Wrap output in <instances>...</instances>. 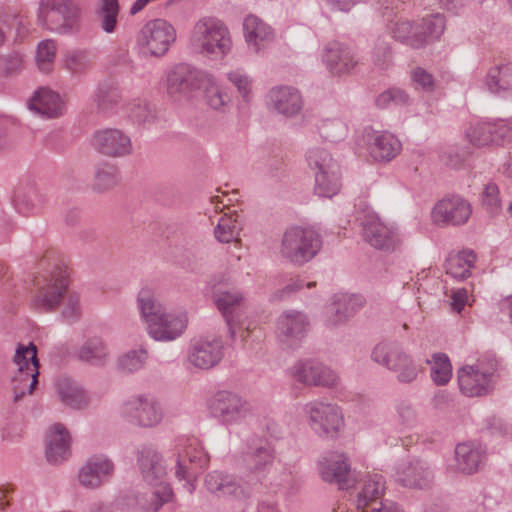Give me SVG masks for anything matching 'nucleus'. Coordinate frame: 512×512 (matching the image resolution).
Segmentation results:
<instances>
[{
    "mask_svg": "<svg viewBox=\"0 0 512 512\" xmlns=\"http://www.w3.org/2000/svg\"><path fill=\"white\" fill-rule=\"evenodd\" d=\"M119 415L131 425L153 428L161 423L164 413L155 397L148 394H135L120 404Z\"/></svg>",
    "mask_w": 512,
    "mask_h": 512,
    "instance_id": "nucleus-9",
    "label": "nucleus"
},
{
    "mask_svg": "<svg viewBox=\"0 0 512 512\" xmlns=\"http://www.w3.org/2000/svg\"><path fill=\"white\" fill-rule=\"evenodd\" d=\"M126 110L131 120L138 123H146L153 118L152 110L144 100H133L127 105Z\"/></svg>",
    "mask_w": 512,
    "mask_h": 512,
    "instance_id": "nucleus-57",
    "label": "nucleus"
},
{
    "mask_svg": "<svg viewBox=\"0 0 512 512\" xmlns=\"http://www.w3.org/2000/svg\"><path fill=\"white\" fill-rule=\"evenodd\" d=\"M204 484L212 494L219 497H231L239 502L241 510L244 509L248 494L233 476L213 471L205 476Z\"/></svg>",
    "mask_w": 512,
    "mask_h": 512,
    "instance_id": "nucleus-25",
    "label": "nucleus"
},
{
    "mask_svg": "<svg viewBox=\"0 0 512 512\" xmlns=\"http://www.w3.org/2000/svg\"><path fill=\"white\" fill-rule=\"evenodd\" d=\"M207 406L211 415L226 426L240 424L252 414L249 401L230 390L214 393L209 398Z\"/></svg>",
    "mask_w": 512,
    "mask_h": 512,
    "instance_id": "nucleus-10",
    "label": "nucleus"
},
{
    "mask_svg": "<svg viewBox=\"0 0 512 512\" xmlns=\"http://www.w3.org/2000/svg\"><path fill=\"white\" fill-rule=\"evenodd\" d=\"M371 358L393 372L400 383H412L422 372V367L415 363L411 355L392 343L377 344Z\"/></svg>",
    "mask_w": 512,
    "mask_h": 512,
    "instance_id": "nucleus-8",
    "label": "nucleus"
},
{
    "mask_svg": "<svg viewBox=\"0 0 512 512\" xmlns=\"http://www.w3.org/2000/svg\"><path fill=\"white\" fill-rule=\"evenodd\" d=\"M243 35L248 49L256 54L264 51L276 38L274 28L253 14L244 18Z\"/></svg>",
    "mask_w": 512,
    "mask_h": 512,
    "instance_id": "nucleus-18",
    "label": "nucleus"
},
{
    "mask_svg": "<svg viewBox=\"0 0 512 512\" xmlns=\"http://www.w3.org/2000/svg\"><path fill=\"white\" fill-rule=\"evenodd\" d=\"M81 11L71 0H40L37 20L45 29L70 34L78 29Z\"/></svg>",
    "mask_w": 512,
    "mask_h": 512,
    "instance_id": "nucleus-3",
    "label": "nucleus"
},
{
    "mask_svg": "<svg viewBox=\"0 0 512 512\" xmlns=\"http://www.w3.org/2000/svg\"><path fill=\"white\" fill-rule=\"evenodd\" d=\"M364 240L375 249L394 250L401 242L402 235L394 223L382 221L373 209L363 204L357 212Z\"/></svg>",
    "mask_w": 512,
    "mask_h": 512,
    "instance_id": "nucleus-5",
    "label": "nucleus"
},
{
    "mask_svg": "<svg viewBox=\"0 0 512 512\" xmlns=\"http://www.w3.org/2000/svg\"><path fill=\"white\" fill-rule=\"evenodd\" d=\"M322 59L327 69L334 75L349 73L357 64L351 50L338 42H330L325 46Z\"/></svg>",
    "mask_w": 512,
    "mask_h": 512,
    "instance_id": "nucleus-31",
    "label": "nucleus"
},
{
    "mask_svg": "<svg viewBox=\"0 0 512 512\" xmlns=\"http://www.w3.org/2000/svg\"><path fill=\"white\" fill-rule=\"evenodd\" d=\"M69 286V278L66 270L56 267L49 275L37 280L32 305L41 311L54 310L64 297Z\"/></svg>",
    "mask_w": 512,
    "mask_h": 512,
    "instance_id": "nucleus-13",
    "label": "nucleus"
},
{
    "mask_svg": "<svg viewBox=\"0 0 512 512\" xmlns=\"http://www.w3.org/2000/svg\"><path fill=\"white\" fill-rule=\"evenodd\" d=\"M288 373L294 382L306 386L333 387L338 382V376L332 369L312 360L297 361Z\"/></svg>",
    "mask_w": 512,
    "mask_h": 512,
    "instance_id": "nucleus-15",
    "label": "nucleus"
},
{
    "mask_svg": "<svg viewBox=\"0 0 512 512\" xmlns=\"http://www.w3.org/2000/svg\"><path fill=\"white\" fill-rule=\"evenodd\" d=\"M457 382L460 392L469 398L484 397L491 394L497 383V362L478 360L457 370Z\"/></svg>",
    "mask_w": 512,
    "mask_h": 512,
    "instance_id": "nucleus-6",
    "label": "nucleus"
},
{
    "mask_svg": "<svg viewBox=\"0 0 512 512\" xmlns=\"http://www.w3.org/2000/svg\"><path fill=\"white\" fill-rule=\"evenodd\" d=\"M426 362L430 365L431 379L436 385L443 386L451 380L452 364L445 353H434Z\"/></svg>",
    "mask_w": 512,
    "mask_h": 512,
    "instance_id": "nucleus-47",
    "label": "nucleus"
},
{
    "mask_svg": "<svg viewBox=\"0 0 512 512\" xmlns=\"http://www.w3.org/2000/svg\"><path fill=\"white\" fill-rule=\"evenodd\" d=\"M412 79L414 84L424 91L431 92L434 90V78L432 74L427 72L421 67H418L412 72Z\"/></svg>",
    "mask_w": 512,
    "mask_h": 512,
    "instance_id": "nucleus-62",
    "label": "nucleus"
},
{
    "mask_svg": "<svg viewBox=\"0 0 512 512\" xmlns=\"http://www.w3.org/2000/svg\"><path fill=\"white\" fill-rule=\"evenodd\" d=\"M482 203L490 214H496L501 209L499 188L494 183H488L483 191Z\"/></svg>",
    "mask_w": 512,
    "mask_h": 512,
    "instance_id": "nucleus-60",
    "label": "nucleus"
},
{
    "mask_svg": "<svg viewBox=\"0 0 512 512\" xmlns=\"http://www.w3.org/2000/svg\"><path fill=\"white\" fill-rule=\"evenodd\" d=\"M214 236L220 243L239 244L236 219L227 214L221 216L214 228Z\"/></svg>",
    "mask_w": 512,
    "mask_h": 512,
    "instance_id": "nucleus-51",
    "label": "nucleus"
},
{
    "mask_svg": "<svg viewBox=\"0 0 512 512\" xmlns=\"http://www.w3.org/2000/svg\"><path fill=\"white\" fill-rule=\"evenodd\" d=\"M45 454L48 462L59 464L71 455V435L60 423L53 424L46 433Z\"/></svg>",
    "mask_w": 512,
    "mask_h": 512,
    "instance_id": "nucleus-26",
    "label": "nucleus"
},
{
    "mask_svg": "<svg viewBox=\"0 0 512 512\" xmlns=\"http://www.w3.org/2000/svg\"><path fill=\"white\" fill-rule=\"evenodd\" d=\"M137 307L146 324L147 333L156 341H174L188 326V315L185 311H167L149 288L139 291Z\"/></svg>",
    "mask_w": 512,
    "mask_h": 512,
    "instance_id": "nucleus-1",
    "label": "nucleus"
},
{
    "mask_svg": "<svg viewBox=\"0 0 512 512\" xmlns=\"http://www.w3.org/2000/svg\"><path fill=\"white\" fill-rule=\"evenodd\" d=\"M408 102V95L401 89L392 88L379 94L375 100L377 107L387 108L391 104L403 105Z\"/></svg>",
    "mask_w": 512,
    "mask_h": 512,
    "instance_id": "nucleus-58",
    "label": "nucleus"
},
{
    "mask_svg": "<svg viewBox=\"0 0 512 512\" xmlns=\"http://www.w3.org/2000/svg\"><path fill=\"white\" fill-rule=\"evenodd\" d=\"M475 262L476 255L469 249L450 254L445 262L446 274L457 281L465 280L470 277Z\"/></svg>",
    "mask_w": 512,
    "mask_h": 512,
    "instance_id": "nucleus-36",
    "label": "nucleus"
},
{
    "mask_svg": "<svg viewBox=\"0 0 512 512\" xmlns=\"http://www.w3.org/2000/svg\"><path fill=\"white\" fill-rule=\"evenodd\" d=\"M82 313L80 297L77 293H69L64 301L62 317L68 322L77 321Z\"/></svg>",
    "mask_w": 512,
    "mask_h": 512,
    "instance_id": "nucleus-59",
    "label": "nucleus"
},
{
    "mask_svg": "<svg viewBox=\"0 0 512 512\" xmlns=\"http://www.w3.org/2000/svg\"><path fill=\"white\" fill-rule=\"evenodd\" d=\"M320 135L328 141L337 142L346 135V125L338 119L323 120L318 127Z\"/></svg>",
    "mask_w": 512,
    "mask_h": 512,
    "instance_id": "nucleus-54",
    "label": "nucleus"
},
{
    "mask_svg": "<svg viewBox=\"0 0 512 512\" xmlns=\"http://www.w3.org/2000/svg\"><path fill=\"white\" fill-rule=\"evenodd\" d=\"M106 344L99 338L88 339L78 350V357L92 364H102L108 357Z\"/></svg>",
    "mask_w": 512,
    "mask_h": 512,
    "instance_id": "nucleus-49",
    "label": "nucleus"
},
{
    "mask_svg": "<svg viewBox=\"0 0 512 512\" xmlns=\"http://www.w3.org/2000/svg\"><path fill=\"white\" fill-rule=\"evenodd\" d=\"M486 86L494 94H512V63L491 67L487 73Z\"/></svg>",
    "mask_w": 512,
    "mask_h": 512,
    "instance_id": "nucleus-39",
    "label": "nucleus"
},
{
    "mask_svg": "<svg viewBox=\"0 0 512 512\" xmlns=\"http://www.w3.org/2000/svg\"><path fill=\"white\" fill-rule=\"evenodd\" d=\"M29 108L40 116L50 119L63 114L64 103L60 96L48 88H39L29 102Z\"/></svg>",
    "mask_w": 512,
    "mask_h": 512,
    "instance_id": "nucleus-34",
    "label": "nucleus"
},
{
    "mask_svg": "<svg viewBox=\"0 0 512 512\" xmlns=\"http://www.w3.org/2000/svg\"><path fill=\"white\" fill-rule=\"evenodd\" d=\"M308 328V318L300 311H285L277 320V336L285 343L300 340L305 336Z\"/></svg>",
    "mask_w": 512,
    "mask_h": 512,
    "instance_id": "nucleus-29",
    "label": "nucleus"
},
{
    "mask_svg": "<svg viewBox=\"0 0 512 512\" xmlns=\"http://www.w3.org/2000/svg\"><path fill=\"white\" fill-rule=\"evenodd\" d=\"M177 467L175 475L180 480H187L184 487L192 493L195 486L192 482L194 470L205 468L209 456L201 442L195 437H180L177 440Z\"/></svg>",
    "mask_w": 512,
    "mask_h": 512,
    "instance_id": "nucleus-12",
    "label": "nucleus"
},
{
    "mask_svg": "<svg viewBox=\"0 0 512 512\" xmlns=\"http://www.w3.org/2000/svg\"><path fill=\"white\" fill-rule=\"evenodd\" d=\"M467 140L476 147L494 143L492 120H477L471 122L465 132Z\"/></svg>",
    "mask_w": 512,
    "mask_h": 512,
    "instance_id": "nucleus-46",
    "label": "nucleus"
},
{
    "mask_svg": "<svg viewBox=\"0 0 512 512\" xmlns=\"http://www.w3.org/2000/svg\"><path fill=\"white\" fill-rule=\"evenodd\" d=\"M148 357V351L143 347L130 349L117 357L116 369L126 375L137 373L144 369Z\"/></svg>",
    "mask_w": 512,
    "mask_h": 512,
    "instance_id": "nucleus-43",
    "label": "nucleus"
},
{
    "mask_svg": "<svg viewBox=\"0 0 512 512\" xmlns=\"http://www.w3.org/2000/svg\"><path fill=\"white\" fill-rule=\"evenodd\" d=\"M314 192L319 197L332 198L341 188L340 170L316 172Z\"/></svg>",
    "mask_w": 512,
    "mask_h": 512,
    "instance_id": "nucleus-44",
    "label": "nucleus"
},
{
    "mask_svg": "<svg viewBox=\"0 0 512 512\" xmlns=\"http://www.w3.org/2000/svg\"><path fill=\"white\" fill-rule=\"evenodd\" d=\"M471 212V206L465 199L453 196L435 205L432 219L438 225H462L468 221Z\"/></svg>",
    "mask_w": 512,
    "mask_h": 512,
    "instance_id": "nucleus-20",
    "label": "nucleus"
},
{
    "mask_svg": "<svg viewBox=\"0 0 512 512\" xmlns=\"http://www.w3.org/2000/svg\"><path fill=\"white\" fill-rule=\"evenodd\" d=\"M396 481L404 487L427 488L434 479L431 468L421 460H406L397 465Z\"/></svg>",
    "mask_w": 512,
    "mask_h": 512,
    "instance_id": "nucleus-22",
    "label": "nucleus"
},
{
    "mask_svg": "<svg viewBox=\"0 0 512 512\" xmlns=\"http://www.w3.org/2000/svg\"><path fill=\"white\" fill-rule=\"evenodd\" d=\"M364 303L365 299L360 294H350L347 292L334 294L327 310L326 326L335 328L338 325L344 324L363 307Z\"/></svg>",
    "mask_w": 512,
    "mask_h": 512,
    "instance_id": "nucleus-19",
    "label": "nucleus"
},
{
    "mask_svg": "<svg viewBox=\"0 0 512 512\" xmlns=\"http://www.w3.org/2000/svg\"><path fill=\"white\" fill-rule=\"evenodd\" d=\"M275 459L273 447L267 442H260L249 447L243 455V468L256 477L268 470Z\"/></svg>",
    "mask_w": 512,
    "mask_h": 512,
    "instance_id": "nucleus-33",
    "label": "nucleus"
},
{
    "mask_svg": "<svg viewBox=\"0 0 512 512\" xmlns=\"http://www.w3.org/2000/svg\"><path fill=\"white\" fill-rule=\"evenodd\" d=\"M303 414L310 429L322 438H334L344 426L341 408L328 401L313 400L303 406Z\"/></svg>",
    "mask_w": 512,
    "mask_h": 512,
    "instance_id": "nucleus-7",
    "label": "nucleus"
},
{
    "mask_svg": "<svg viewBox=\"0 0 512 512\" xmlns=\"http://www.w3.org/2000/svg\"><path fill=\"white\" fill-rule=\"evenodd\" d=\"M306 161L309 168L314 172H325L329 170H338L337 162L331 154L322 147H311L306 153Z\"/></svg>",
    "mask_w": 512,
    "mask_h": 512,
    "instance_id": "nucleus-48",
    "label": "nucleus"
},
{
    "mask_svg": "<svg viewBox=\"0 0 512 512\" xmlns=\"http://www.w3.org/2000/svg\"><path fill=\"white\" fill-rule=\"evenodd\" d=\"M120 5L118 0H97L94 10L98 27L106 34L116 32L119 23Z\"/></svg>",
    "mask_w": 512,
    "mask_h": 512,
    "instance_id": "nucleus-35",
    "label": "nucleus"
},
{
    "mask_svg": "<svg viewBox=\"0 0 512 512\" xmlns=\"http://www.w3.org/2000/svg\"><path fill=\"white\" fill-rule=\"evenodd\" d=\"M397 414L401 423L406 427H412L417 422L416 410L410 403L400 402L397 405Z\"/></svg>",
    "mask_w": 512,
    "mask_h": 512,
    "instance_id": "nucleus-64",
    "label": "nucleus"
},
{
    "mask_svg": "<svg viewBox=\"0 0 512 512\" xmlns=\"http://www.w3.org/2000/svg\"><path fill=\"white\" fill-rule=\"evenodd\" d=\"M174 494L169 485L157 487L149 495H137L135 497V506L141 512H158L160 508L173 500Z\"/></svg>",
    "mask_w": 512,
    "mask_h": 512,
    "instance_id": "nucleus-42",
    "label": "nucleus"
},
{
    "mask_svg": "<svg viewBox=\"0 0 512 512\" xmlns=\"http://www.w3.org/2000/svg\"><path fill=\"white\" fill-rule=\"evenodd\" d=\"M189 46L204 56L225 57L232 49V38L228 27L216 17L198 19L189 33Z\"/></svg>",
    "mask_w": 512,
    "mask_h": 512,
    "instance_id": "nucleus-2",
    "label": "nucleus"
},
{
    "mask_svg": "<svg viewBox=\"0 0 512 512\" xmlns=\"http://www.w3.org/2000/svg\"><path fill=\"white\" fill-rule=\"evenodd\" d=\"M228 81L237 89L239 96L246 103L253 97V80L242 69H236L226 74Z\"/></svg>",
    "mask_w": 512,
    "mask_h": 512,
    "instance_id": "nucleus-52",
    "label": "nucleus"
},
{
    "mask_svg": "<svg viewBox=\"0 0 512 512\" xmlns=\"http://www.w3.org/2000/svg\"><path fill=\"white\" fill-rule=\"evenodd\" d=\"M113 461L103 454L89 457L78 471V482L86 489H98L108 483L114 475Z\"/></svg>",
    "mask_w": 512,
    "mask_h": 512,
    "instance_id": "nucleus-16",
    "label": "nucleus"
},
{
    "mask_svg": "<svg viewBox=\"0 0 512 512\" xmlns=\"http://www.w3.org/2000/svg\"><path fill=\"white\" fill-rule=\"evenodd\" d=\"M137 463L143 480L150 485H156L166 475L161 455L151 447H143L138 451Z\"/></svg>",
    "mask_w": 512,
    "mask_h": 512,
    "instance_id": "nucleus-32",
    "label": "nucleus"
},
{
    "mask_svg": "<svg viewBox=\"0 0 512 512\" xmlns=\"http://www.w3.org/2000/svg\"><path fill=\"white\" fill-rule=\"evenodd\" d=\"M177 30L165 18L148 20L140 29L137 42L140 48L153 57L164 56L176 42Z\"/></svg>",
    "mask_w": 512,
    "mask_h": 512,
    "instance_id": "nucleus-11",
    "label": "nucleus"
},
{
    "mask_svg": "<svg viewBox=\"0 0 512 512\" xmlns=\"http://www.w3.org/2000/svg\"><path fill=\"white\" fill-rule=\"evenodd\" d=\"M321 247V237L315 230L293 226L283 234L280 253L287 261L304 265L318 254Z\"/></svg>",
    "mask_w": 512,
    "mask_h": 512,
    "instance_id": "nucleus-4",
    "label": "nucleus"
},
{
    "mask_svg": "<svg viewBox=\"0 0 512 512\" xmlns=\"http://www.w3.org/2000/svg\"><path fill=\"white\" fill-rule=\"evenodd\" d=\"M63 66L74 74L82 73L90 66V59L85 51L71 50L65 54Z\"/></svg>",
    "mask_w": 512,
    "mask_h": 512,
    "instance_id": "nucleus-56",
    "label": "nucleus"
},
{
    "mask_svg": "<svg viewBox=\"0 0 512 512\" xmlns=\"http://www.w3.org/2000/svg\"><path fill=\"white\" fill-rule=\"evenodd\" d=\"M445 27V18L439 13L423 17L421 22L417 24V30L426 38V45L438 40L443 34Z\"/></svg>",
    "mask_w": 512,
    "mask_h": 512,
    "instance_id": "nucleus-50",
    "label": "nucleus"
},
{
    "mask_svg": "<svg viewBox=\"0 0 512 512\" xmlns=\"http://www.w3.org/2000/svg\"><path fill=\"white\" fill-rule=\"evenodd\" d=\"M55 386L61 402L66 406L80 409L87 404L88 398L85 391L69 377H59Z\"/></svg>",
    "mask_w": 512,
    "mask_h": 512,
    "instance_id": "nucleus-38",
    "label": "nucleus"
},
{
    "mask_svg": "<svg viewBox=\"0 0 512 512\" xmlns=\"http://www.w3.org/2000/svg\"><path fill=\"white\" fill-rule=\"evenodd\" d=\"M457 469L465 474H472L479 468L483 459V451L480 447L470 443H460L455 448Z\"/></svg>",
    "mask_w": 512,
    "mask_h": 512,
    "instance_id": "nucleus-40",
    "label": "nucleus"
},
{
    "mask_svg": "<svg viewBox=\"0 0 512 512\" xmlns=\"http://www.w3.org/2000/svg\"><path fill=\"white\" fill-rule=\"evenodd\" d=\"M392 36L415 49L426 46V38L417 30V25L406 19H399L390 26Z\"/></svg>",
    "mask_w": 512,
    "mask_h": 512,
    "instance_id": "nucleus-41",
    "label": "nucleus"
},
{
    "mask_svg": "<svg viewBox=\"0 0 512 512\" xmlns=\"http://www.w3.org/2000/svg\"><path fill=\"white\" fill-rule=\"evenodd\" d=\"M366 139L369 155L377 162H390L402 151L401 141L390 132L372 131Z\"/></svg>",
    "mask_w": 512,
    "mask_h": 512,
    "instance_id": "nucleus-24",
    "label": "nucleus"
},
{
    "mask_svg": "<svg viewBox=\"0 0 512 512\" xmlns=\"http://www.w3.org/2000/svg\"><path fill=\"white\" fill-rule=\"evenodd\" d=\"M385 490L383 476L377 473L367 474L358 497V508L366 507L370 502L380 498Z\"/></svg>",
    "mask_w": 512,
    "mask_h": 512,
    "instance_id": "nucleus-45",
    "label": "nucleus"
},
{
    "mask_svg": "<svg viewBox=\"0 0 512 512\" xmlns=\"http://www.w3.org/2000/svg\"><path fill=\"white\" fill-rule=\"evenodd\" d=\"M319 473L325 482L337 483L340 489L348 488L350 464L344 454L331 453L319 462Z\"/></svg>",
    "mask_w": 512,
    "mask_h": 512,
    "instance_id": "nucleus-30",
    "label": "nucleus"
},
{
    "mask_svg": "<svg viewBox=\"0 0 512 512\" xmlns=\"http://www.w3.org/2000/svg\"><path fill=\"white\" fill-rule=\"evenodd\" d=\"M56 54V44L52 40H44L39 43L36 60L39 69L48 73L51 68Z\"/></svg>",
    "mask_w": 512,
    "mask_h": 512,
    "instance_id": "nucleus-55",
    "label": "nucleus"
},
{
    "mask_svg": "<svg viewBox=\"0 0 512 512\" xmlns=\"http://www.w3.org/2000/svg\"><path fill=\"white\" fill-rule=\"evenodd\" d=\"M214 303L226 320L229 335L235 337V325L240 321L244 298L239 291L217 290L213 295Z\"/></svg>",
    "mask_w": 512,
    "mask_h": 512,
    "instance_id": "nucleus-28",
    "label": "nucleus"
},
{
    "mask_svg": "<svg viewBox=\"0 0 512 512\" xmlns=\"http://www.w3.org/2000/svg\"><path fill=\"white\" fill-rule=\"evenodd\" d=\"M119 180L118 169L108 163L97 166L94 179V187L98 191H106L113 188Z\"/></svg>",
    "mask_w": 512,
    "mask_h": 512,
    "instance_id": "nucleus-53",
    "label": "nucleus"
},
{
    "mask_svg": "<svg viewBox=\"0 0 512 512\" xmlns=\"http://www.w3.org/2000/svg\"><path fill=\"white\" fill-rule=\"evenodd\" d=\"M119 94L115 89L99 88L96 93V102L101 110H107L118 103Z\"/></svg>",
    "mask_w": 512,
    "mask_h": 512,
    "instance_id": "nucleus-61",
    "label": "nucleus"
},
{
    "mask_svg": "<svg viewBox=\"0 0 512 512\" xmlns=\"http://www.w3.org/2000/svg\"><path fill=\"white\" fill-rule=\"evenodd\" d=\"M207 73L197 70L189 64L180 63L167 74V89L172 95H187L201 87Z\"/></svg>",
    "mask_w": 512,
    "mask_h": 512,
    "instance_id": "nucleus-17",
    "label": "nucleus"
},
{
    "mask_svg": "<svg viewBox=\"0 0 512 512\" xmlns=\"http://www.w3.org/2000/svg\"><path fill=\"white\" fill-rule=\"evenodd\" d=\"M14 363L18 367L17 380L23 376L27 382L28 392L33 393L38 383L39 362L37 359V348L33 343L27 346L19 345L14 356Z\"/></svg>",
    "mask_w": 512,
    "mask_h": 512,
    "instance_id": "nucleus-27",
    "label": "nucleus"
},
{
    "mask_svg": "<svg viewBox=\"0 0 512 512\" xmlns=\"http://www.w3.org/2000/svg\"><path fill=\"white\" fill-rule=\"evenodd\" d=\"M223 357V341L215 335L195 337L188 347V363L200 370H209L217 366Z\"/></svg>",
    "mask_w": 512,
    "mask_h": 512,
    "instance_id": "nucleus-14",
    "label": "nucleus"
},
{
    "mask_svg": "<svg viewBox=\"0 0 512 512\" xmlns=\"http://www.w3.org/2000/svg\"><path fill=\"white\" fill-rule=\"evenodd\" d=\"M466 305H471L468 291L465 288L452 290L450 295L452 311L460 314Z\"/></svg>",
    "mask_w": 512,
    "mask_h": 512,
    "instance_id": "nucleus-63",
    "label": "nucleus"
},
{
    "mask_svg": "<svg viewBox=\"0 0 512 512\" xmlns=\"http://www.w3.org/2000/svg\"><path fill=\"white\" fill-rule=\"evenodd\" d=\"M204 90V101L211 109L224 113L231 102L226 88L219 84L211 74L206 75L201 85Z\"/></svg>",
    "mask_w": 512,
    "mask_h": 512,
    "instance_id": "nucleus-37",
    "label": "nucleus"
},
{
    "mask_svg": "<svg viewBox=\"0 0 512 512\" xmlns=\"http://www.w3.org/2000/svg\"><path fill=\"white\" fill-rule=\"evenodd\" d=\"M269 107L287 118L297 116L304 105L301 93L291 86H278L268 93Z\"/></svg>",
    "mask_w": 512,
    "mask_h": 512,
    "instance_id": "nucleus-23",
    "label": "nucleus"
},
{
    "mask_svg": "<svg viewBox=\"0 0 512 512\" xmlns=\"http://www.w3.org/2000/svg\"><path fill=\"white\" fill-rule=\"evenodd\" d=\"M93 144L99 152L110 157H123L132 152L130 137L115 128L97 131L93 137Z\"/></svg>",
    "mask_w": 512,
    "mask_h": 512,
    "instance_id": "nucleus-21",
    "label": "nucleus"
}]
</instances>
